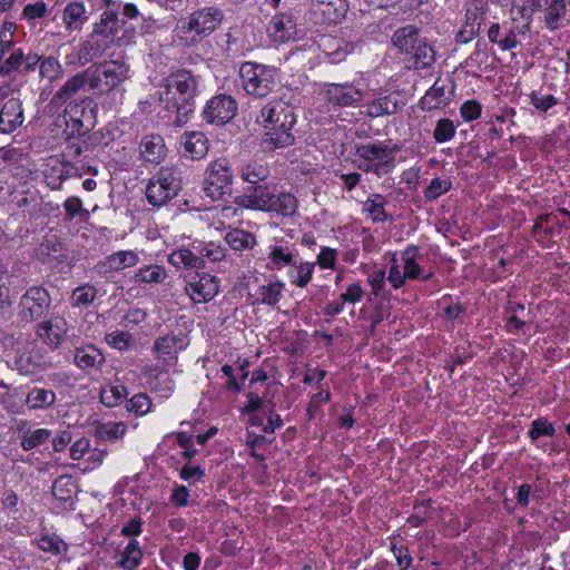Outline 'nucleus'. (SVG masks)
Masks as SVG:
<instances>
[{
	"mask_svg": "<svg viewBox=\"0 0 570 570\" xmlns=\"http://www.w3.org/2000/svg\"><path fill=\"white\" fill-rule=\"evenodd\" d=\"M40 252L42 255H46L48 259H43L45 263H50L51 257L56 258L59 262H62L67 258V255L62 254V244L56 238H46L40 245Z\"/></svg>",
	"mask_w": 570,
	"mask_h": 570,
	"instance_id": "obj_51",
	"label": "nucleus"
},
{
	"mask_svg": "<svg viewBox=\"0 0 570 570\" xmlns=\"http://www.w3.org/2000/svg\"><path fill=\"white\" fill-rule=\"evenodd\" d=\"M284 288V283L276 281L267 285H262L257 289V301L266 305H276Z\"/></svg>",
	"mask_w": 570,
	"mask_h": 570,
	"instance_id": "obj_42",
	"label": "nucleus"
},
{
	"mask_svg": "<svg viewBox=\"0 0 570 570\" xmlns=\"http://www.w3.org/2000/svg\"><path fill=\"white\" fill-rule=\"evenodd\" d=\"M87 10L80 1H73L66 6L62 21L67 30H78L87 21Z\"/></svg>",
	"mask_w": 570,
	"mask_h": 570,
	"instance_id": "obj_33",
	"label": "nucleus"
},
{
	"mask_svg": "<svg viewBox=\"0 0 570 570\" xmlns=\"http://www.w3.org/2000/svg\"><path fill=\"white\" fill-rule=\"evenodd\" d=\"M129 77V65L124 60H105L92 63L68 78L56 91L52 101L65 104L81 91L102 96L111 92Z\"/></svg>",
	"mask_w": 570,
	"mask_h": 570,
	"instance_id": "obj_1",
	"label": "nucleus"
},
{
	"mask_svg": "<svg viewBox=\"0 0 570 570\" xmlns=\"http://www.w3.org/2000/svg\"><path fill=\"white\" fill-rule=\"evenodd\" d=\"M176 441L183 449L181 456L184 459L190 461L198 453V450L194 445L193 435H189L186 432H178L176 434Z\"/></svg>",
	"mask_w": 570,
	"mask_h": 570,
	"instance_id": "obj_60",
	"label": "nucleus"
},
{
	"mask_svg": "<svg viewBox=\"0 0 570 570\" xmlns=\"http://www.w3.org/2000/svg\"><path fill=\"white\" fill-rule=\"evenodd\" d=\"M186 291L195 303H206L218 294L219 279L207 273H196L187 282Z\"/></svg>",
	"mask_w": 570,
	"mask_h": 570,
	"instance_id": "obj_15",
	"label": "nucleus"
},
{
	"mask_svg": "<svg viewBox=\"0 0 570 570\" xmlns=\"http://www.w3.org/2000/svg\"><path fill=\"white\" fill-rule=\"evenodd\" d=\"M298 250L294 244L287 240H276L271 247L267 256V268L271 271L282 269L286 266H295Z\"/></svg>",
	"mask_w": 570,
	"mask_h": 570,
	"instance_id": "obj_19",
	"label": "nucleus"
},
{
	"mask_svg": "<svg viewBox=\"0 0 570 570\" xmlns=\"http://www.w3.org/2000/svg\"><path fill=\"white\" fill-rule=\"evenodd\" d=\"M37 546L45 552L59 556L67 551V544L57 534H43L37 540Z\"/></svg>",
	"mask_w": 570,
	"mask_h": 570,
	"instance_id": "obj_46",
	"label": "nucleus"
},
{
	"mask_svg": "<svg viewBox=\"0 0 570 570\" xmlns=\"http://www.w3.org/2000/svg\"><path fill=\"white\" fill-rule=\"evenodd\" d=\"M67 333L68 323L60 315L42 318L35 326L36 336L51 350H57L65 342Z\"/></svg>",
	"mask_w": 570,
	"mask_h": 570,
	"instance_id": "obj_12",
	"label": "nucleus"
},
{
	"mask_svg": "<svg viewBox=\"0 0 570 570\" xmlns=\"http://www.w3.org/2000/svg\"><path fill=\"white\" fill-rule=\"evenodd\" d=\"M400 150L397 145L389 146L384 141L360 144L355 146V155L361 160H372L391 168L394 164V154Z\"/></svg>",
	"mask_w": 570,
	"mask_h": 570,
	"instance_id": "obj_18",
	"label": "nucleus"
},
{
	"mask_svg": "<svg viewBox=\"0 0 570 570\" xmlns=\"http://www.w3.org/2000/svg\"><path fill=\"white\" fill-rule=\"evenodd\" d=\"M184 337L177 335H165L155 341L153 351L157 358L170 365L177 360V354L185 347Z\"/></svg>",
	"mask_w": 570,
	"mask_h": 570,
	"instance_id": "obj_22",
	"label": "nucleus"
},
{
	"mask_svg": "<svg viewBox=\"0 0 570 570\" xmlns=\"http://www.w3.org/2000/svg\"><path fill=\"white\" fill-rule=\"evenodd\" d=\"M51 431L48 429L27 430L21 436L20 445L24 451H30L49 440Z\"/></svg>",
	"mask_w": 570,
	"mask_h": 570,
	"instance_id": "obj_44",
	"label": "nucleus"
},
{
	"mask_svg": "<svg viewBox=\"0 0 570 570\" xmlns=\"http://www.w3.org/2000/svg\"><path fill=\"white\" fill-rule=\"evenodd\" d=\"M243 89L256 98L267 97L276 87V69L254 61H245L239 67Z\"/></svg>",
	"mask_w": 570,
	"mask_h": 570,
	"instance_id": "obj_7",
	"label": "nucleus"
},
{
	"mask_svg": "<svg viewBox=\"0 0 570 570\" xmlns=\"http://www.w3.org/2000/svg\"><path fill=\"white\" fill-rule=\"evenodd\" d=\"M567 0H549L543 8L547 29L553 31L562 26V20L567 12Z\"/></svg>",
	"mask_w": 570,
	"mask_h": 570,
	"instance_id": "obj_32",
	"label": "nucleus"
},
{
	"mask_svg": "<svg viewBox=\"0 0 570 570\" xmlns=\"http://www.w3.org/2000/svg\"><path fill=\"white\" fill-rule=\"evenodd\" d=\"M105 340L109 346L118 351H127L135 343L132 335L124 331L108 333Z\"/></svg>",
	"mask_w": 570,
	"mask_h": 570,
	"instance_id": "obj_50",
	"label": "nucleus"
},
{
	"mask_svg": "<svg viewBox=\"0 0 570 570\" xmlns=\"http://www.w3.org/2000/svg\"><path fill=\"white\" fill-rule=\"evenodd\" d=\"M138 263V255L132 250H119L106 257L96 265L99 274H107L112 271H120L135 266Z\"/></svg>",
	"mask_w": 570,
	"mask_h": 570,
	"instance_id": "obj_25",
	"label": "nucleus"
},
{
	"mask_svg": "<svg viewBox=\"0 0 570 570\" xmlns=\"http://www.w3.org/2000/svg\"><path fill=\"white\" fill-rule=\"evenodd\" d=\"M264 414L267 415V423L263 425V432L273 433L276 429L283 426L284 422L281 415L276 413L274 404L264 406Z\"/></svg>",
	"mask_w": 570,
	"mask_h": 570,
	"instance_id": "obj_61",
	"label": "nucleus"
},
{
	"mask_svg": "<svg viewBox=\"0 0 570 570\" xmlns=\"http://www.w3.org/2000/svg\"><path fill=\"white\" fill-rule=\"evenodd\" d=\"M205 475V470L199 465L185 464L180 471L179 476L187 482L200 481Z\"/></svg>",
	"mask_w": 570,
	"mask_h": 570,
	"instance_id": "obj_64",
	"label": "nucleus"
},
{
	"mask_svg": "<svg viewBox=\"0 0 570 570\" xmlns=\"http://www.w3.org/2000/svg\"><path fill=\"white\" fill-rule=\"evenodd\" d=\"M558 213L562 216H566L568 219L567 220H562L560 222L558 219V217L553 214H543V215H540L537 219V222L534 223L533 227H532V233L533 234H537L539 233L540 230H543V224L544 223H553V224H557L559 225L560 227L562 228H566V229H569L570 228V212L566 208H559L558 209Z\"/></svg>",
	"mask_w": 570,
	"mask_h": 570,
	"instance_id": "obj_48",
	"label": "nucleus"
},
{
	"mask_svg": "<svg viewBox=\"0 0 570 570\" xmlns=\"http://www.w3.org/2000/svg\"><path fill=\"white\" fill-rule=\"evenodd\" d=\"M180 189L178 173L169 167L160 168L146 187V198L154 207H161L177 196Z\"/></svg>",
	"mask_w": 570,
	"mask_h": 570,
	"instance_id": "obj_9",
	"label": "nucleus"
},
{
	"mask_svg": "<svg viewBox=\"0 0 570 570\" xmlns=\"http://www.w3.org/2000/svg\"><path fill=\"white\" fill-rule=\"evenodd\" d=\"M266 30L274 42H285L296 35V22L291 13H277L271 19Z\"/></svg>",
	"mask_w": 570,
	"mask_h": 570,
	"instance_id": "obj_21",
	"label": "nucleus"
},
{
	"mask_svg": "<svg viewBox=\"0 0 570 570\" xmlns=\"http://www.w3.org/2000/svg\"><path fill=\"white\" fill-rule=\"evenodd\" d=\"M223 18L222 10L215 7L196 10L178 20L176 36L186 43H195L215 31Z\"/></svg>",
	"mask_w": 570,
	"mask_h": 570,
	"instance_id": "obj_5",
	"label": "nucleus"
},
{
	"mask_svg": "<svg viewBox=\"0 0 570 570\" xmlns=\"http://www.w3.org/2000/svg\"><path fill=\"white\" fill-rule=\"evenodd\" d=\"M56 401V394L51 390L33 387L26 397L28 406L32 410L48 409Z\"/></svg>",
	"mask_w": 570,
	"mask_h": 570,
	"instance_id": "obj_38",
	"label": "nucleus"
},
{
	"mask_svg": "<svg viewBox=\"0 0 570 570\" xmlns=\"http://www.w3.org/2000/svg\"><path fill=\"white\" fill-rule=\"evenodd\" d=\"M386 199L381 194H372L363 204V212L367 213L374 223L392 219L385 210Z\"/></svg>",
	"mask_w": 570,
	"mask_h": 570,
	"instance_id": "obj_35",
	"label": "nucleus"
},
{
	"mask_svg": "<svg viewBox=\"0 0 570 570\" xmlns=\"http://www.w3.org/2000/svg\"><path fill=\"white\" fill-rule=\"evenodd\" d=\"M184 155L193 160L204 158L208 153V139L200 131L185 132L180 137Z\"/></svg>",
	"mask_w": 570,
	"mask_h": 570,
	"instance_id": "obj_24",
	"label": "nucleus"
},
{
	"mask_svg": "<svg viewBox=\"0 0 570 570\" xmlns=\"http://www.w3.org/2000/svg\"><path fill=\"white\" fill-rule=\"evenodd\" d=\"M19 51H23L22 48H14L13 42L10 39H4L0 36V76L10 77L12 73L18 72V70H4V66L13 58V55Z\"/></svg>",
	"mask_w": 570,
	"mask_h": 570,
	"instance_id": "obj_45",
	"label": "nucleus"
},
{
	"mask_svg": "<svg viewBox=\"0 0 570 570\" xmlns=\"http://www.w3.org/2000/svg\"><path fill=\"white\" fill-rule=\"evenodd\" d=\"M296 121L292 105L282 100H271L264 105L256 117V122L264 130L261 138L263 150L273 153L294 145L293 128Z\"/></svg>",
	"mask_w": 570,
	"mask_h": 570,
	"instance_id": "obj_3",
	"label": "nucleus"
},
{
	"mask_svg": "<svg viewBox=\"0 0 570 570\" xmlns=\"http://www.w3.org/2000/svg\"><path fill=\"white\" fill-rule=\"evenodd\" d=\"M225 242L234 250H245L252 249L256 245V237L249 232L235 228L225 235Z\"/></svg>",
	"mask_w": 570,
	"mask_h": 570,
	"instance_id": "obj_39",
	"label": "nucleus"
},
{
	"mask_svg": "<svg viewBox=\"0 0 570 570\" xmlns=\"http://www.w3.org/2000/svg\"><path fill=\"white\" fill-rule=\"evenodd\" d=\"M455 135V127L451 119L442 118L438 120L433 131V138L436 142H445L452 139Z\"/></svg>",
	"mask_w": 570,
	"mask_h": 570,
	"instance_id": "obj_56",
	"label": "nucleus"
},
{
	"mask_svg": "<svg viewBox=\"0 0 570 570\" xmlns=\"http://www.w3.org/2000/svg\"><path fill=\"white\" fill-rule=\"evenodd\" d=\"M48 14V8L45 1L38 0L32 3H28L22 11V19H26L29 23H33L35 20L41 19Z\"/></svg>",
	"mask_w": 570,
	"mask_h": 570,
	"instance_id": "obj_59",
	"label": "nucleus"
},
{
	"mask_svg": "<svg viewBox=\"0 0 570 570\" xmlns=\"http://www.w3.org/2000/svg\"><path fill=\"white\" fill-rule=\"evenodd\" d=\"M198 253V256L203 257V264L205 265V259L209 262H220L225 258L226 252L225 248L215 243H208L203 246L195 247Z\"/></svg>",
	"mask_w": 570,
	"mask_h": 570,
	"instance_id": "obj_55",
	"label": "nucleus"
},
{
	"mask_svg": "<svg viewBox=\"0 0 570 570\" xmlns=\"http://www.w3.org/2000/svg\"><path fill=\"white\" fill-rule=\"evenodd\" d=\"M6 70H18L17 73H30L38 68L39 77L55 82L62 76V67L59 60L53 56H39L36 52L19 51L4 66Z\"/></svg>",
	"mask_w": 570,
	"mask_h": 570,
	"instance_id": "obj_6",
	"label": "nucleus"
},
{
	"mask_svg": "<svg viewBox=\"0 0 570 570\" xmlns=\"http://www.w3.org/2000/svg\"><path fill=\"white\" fill-rule=\"evenodd\" d=\"M274 189L264 183L248 185L244 193L235 198V204L239 207L253 210H264L272 199Z\"/></svg>",
	"mask_w": 570,
	"mask_h": 570,
	"instance_id": "obj_17",
	"label": "nucleus"
},
{
	"mask_svg": "<svg viewBox=\"0 0 570 570\" xmlns=\"http://www.w3.org/2000/svg\"><path fill=\"white\" fill-rule=\"evenodd\" d=\"M291 267L292 269H289L288 272V277L291 282L298 287H306L309 281L312 279L315 264L296 261L295 266Z\"/></svg>",
	"mask_w": 570,
	"mask_h": 570,
	"instance_id": "obj_40",
	"label": "nucleus"
},
{
	"mask_svg": "<svg viewBox=\"0 0 570 570\" xmlns=\"http://www.w3.org/2000/svg\"><path fill=\"white\" fill-rule=\"evenodd\" d=\"M18 317L33 323L46 318L52 309V297L43 286H31L20 297Z\"/></svg>",
	"mask_w": 570,
	"mask_h": 570,
	"instance_id": "obj_10",
	"label": "nucleus"
},
{
	"mask_svg": "<svg viewBox=\"0 0 570 570\" xmlns=\"http://www.w3.org/2000/svg\"><path fill=\"white\" fill-rule=\"evenodd\" d=\"M348 10L346 0H311L309 16L315 24L337 23Z\"/></svg>",
	"mask_w": 570,
	"mask_h": 570,
	"instance_id": "obj_13",
	"label": "nucleus"
},
{
	"mask_svg": "<svg viewBox=\"0 0 570 570\" xmlns=\"http://www.w3.org/2000/svg\"><path fill=\"white\" fill-rule=\"evenodd\" d=\"M75 492L76 484L70 475H60L55 480L52 484V494L57 500L61 502L71 501Z\"/></svg>",
	"mask_w": 570,
	"mask_h": 570,
	"instance_id": "obj_41",
	"label": "nucleus"
},
{
	"mask_svg": "<svg viewBox=\"0 0 570 570\" xmlns=\"http://www.w3.org/2000/svg\"><path fill=\"white\" fill-rule=\"evenodd\" d=\"M234 178L233 163L226 157H219L207 166L203 190L213 202L222 199L224 195L230 193Z\"/></svg>",
	"mask_w": 570,
	"mask_h": 570,
	"instance_id": "obj_8",
	"label": "nucleus"
},
{
	"mask_svg": "<svg viewBox=\"0 0 570 570\" xmlns=\"http://www.w3.org/2000/svg\"><path fill=\"white\" fill-rule=\"evenodd\" d=\"M168 262L176 268L203 269V257L188 248H179L168 256Z\"/></svg>",
	"mask_w": 570,
	"mask_h": 570,
	"instance_id": "obj_31",
	"label": "nucleus"
},
{
	"mask_svg": "<svg viewBox=\"0 0 570 570\" xmlns=\"http://www.w3.org/2000/svg\"><path fill=\"white\" fill-rule=\"evenodd\" d=\"M97 289L91 285H83L77 287L71 295L72 306H88L97 297Z\"/></svg>",
	"mask_w": 570,
	"mask_h": 570,
	"instance_id": "obj_49",
	"label": "nucleus"
},
{
	"mask_svg": "<svg viewBox=\"0 0 570 570\" xmlns=\"http://www.w3.org/2000/svg\"><path fill=\"white\" fill-rule=\"evenodd\" d=\"M96 35L97 33H92L86 41L79 45L77 58L82 66L100 57L104 52V46Z\"/></svg>",
	"mask_w": 570,
	"mask_h": 570,
	"instance_id": "obj_36",
	"label": "nucleus"
},
{
	"mask_svg": "<svg viewBox=\"0 0 570 570\" xmlns=\"http://www.w3.org/2000/svg\"><path fill=\"white\" fill-rule=\"evenodd\" d=\"M452 187L450 179L433 178L424 190V197L432 202L448 193Z\"/></svg>",
	"mask_w": 570,
	"mask_h": 570,
	"instance_id": "obj_53",
	"label": "nucleus"
},
{
	"mask_svg": "<svg viewBox=\"0 0 570 570\" xmlns=\"http://www.w3.org/2000/svg\"><path fill=\"white\" fill-rule=\"evenodd\" d=\"M239 175L248 185L264 183L271 175L268 164L264 159L253 158L242 165Z\"/></svg>",
	"mask_w": 570,
	"mask_h": 570,
	"instance_id": "obj_27",
	"label": "nucleus"
},
{
	"mask_svg": "<svg viewBox=\"0 0 570 570\" xmlns=\"http://www.w3.org/2000/svg\"><path fill=\"white\" fill-rule=\"evenodd\" d=\"M139 150L145 161L159 163L165 156L164 138L159 135H147L141 139Z\"/></svg>",
	"mask_w": 570,
	"mask_h": 570,
	"instance_id": "obj_28",
	"label": "nucleus"
},
{
	"mask_svg": "<svg viewBox=\"0 0 570 570\" xmlns=\"http://www.w3.org/2000/svg\"><path fill=\"white\" fill-rule=\"evenodd\" d=\"M142 556L139 542L136 539H131L121 552L116 567L124 570H136L141 563Z\"/></svg>",
	"mask_w": 570,
	"mask_h": 570,
	"instance_id": "obj_34",
	"label": "nucleus"
},
{
	"mask_svg": "<svg viewBox=\"0 0 570 570\" xmlns=\"http://www.w3.org/2000/svg\"><path fill=\"white\" fill-rule=\"evenodd\" d=\"M199 87L200 76L187 69H177L164 79L159 101L167 111L175 114L173 122L176 126L181 127L189 120Z\"/></svg>",
	"mask_w": 570,
	"mask_h": 570,
	"instance_id": "obj_2",
	"label": "nucleus"
},
{
	"mask_svg": "<svg viewBox=\"0 0 570 570\" xmlns=\"http://www.w3.org/2000/svg\"><path fill=\"white\" fill-rule=\"evenodd\" d=\"M24 121L22 101L19 98H9L0 108V131L11 134Z\"/></svg>",
	"mask_w": 570,
	"mask_h": 570,
	"instance_id": "obj_20",
	"label": "nucleus"
},
{
	"mask_svg": "<svg viewBox=\"0 0 570 570\" xmlns=\"http://www.w3.org/2000/svg\"><path fill=\"white\" fill-rule=\"evenodd\" d=\"M126 396L127 389L124 385H110L100 391L101 403L109 407L118 405Z\"/></svg>",
	"mask_w": 570,
	"mask_h": 570,
	"instance_id": "obj_47",
	"label": "nucleus"
},
{
	"mask_svg": "<svg viewBox=\"0 0 570 570\" xmlns=\"http://www.w3.org/2000/svg\"><path fill=\"white\" fill-rule=\"evenodd\" d=\"M556 429L552 423L546 417H539L531 423V428L528 432L531 441H537L540 436H554Z\"/></svg>",
	"mask_w": 570,
	"mask_h": 570,
	"instance_id": "obj_52",
	"label": "nucleus"
},
{
	"mask_svg": "<svg viewBox=\"0 0 570 570\" xmlns=\"http://www.w3.org/2000/svg\"><path fill=\"white\" fill-rule=\"evenodd\" d=\"M481 22L478 20V17H473V21H465L463 27L458 31L455 36V41L458 43H468L473 40L480 32Z\"/></svg>",
	"mask_w": 570,
	"mask_h": 570,
	"instance_id": "obj_58",
	"label": "nucleus"
},
{
	"mask_svg": "<svg viewBox=\"0 0 570 570\" xmlns=\"http://www.w3.org/2000/svg\"><path fill=\"white\" fill-rule=\"evenodd\" d=\"M236 100L226 94L212 97L203 109V118L208 122L223 126L229 122L237 114Z\"/></svg>",
	"mask_w": 570,
	"mask_h": 570,
	"instance_id": "obj_11",
	"label": "nucleus"
},
{
	"mask_svg": "<svg viewBox=\"0 0 570 570\" xmlns=\"http://www.w3.org/2000/svg\"><path fill=\"white\" fill-rule=\"evenodd\" d=\"M481 111H482L481 104L474 99L466 100L465 102L462 104V106L460 108L461 117L465 121H473V120L478 119L481 116Z\"/></svg>",
	"mask_w": 570,
	"mask_h": 570,
	"instance_id": "obj_62",
	"label": "nucleus"
},
{
	"mask_svg": "<svg viewBox=\"0 0 570 570\" xmlns=\"http://www.w3.org/2000/svg\"><path fill=\"white\" fill-rule=\"evenodd\" d=\"M325 100L336 107H351L362 101L364 92L353 83H327L324 87Z\"/></svg>",
	"mask_w": 570,
	"mask_h": 570,
	"instance_id": "obj_16",
	"label": "nucleus"
},
{
	"mask_svg": "<svg viewBox=\"0 0 570 570\" xmlns=\"http://www.w3.org/2000/svg\"><path fill=\"white\" fill-rule=\"evenodd\" d=\"M105 362L104 353L92 344H87L75 350L73 364L82 371L91 368L99 370L104 366Z\"/></svg>",
	"mask_w": 570,
	"mask_h": 570,
	"instance_id": "obj_23",
	"label": "nucleus"
},
{
	"mask_svg": "<svg viewBox=\"0 0 570 570\" xmlns=\"http://www.w3.org/2000/svg\"><path fill=\"white\" fill-rule=\"evenodd\" d=\"M406 97L401 91H391L366 102L365 115L368 118H379L383 116H392L400 112L406 106Z\"/></svg>",
	"mask_w": 570,
	"mask_h": 570,
	"instance_id": "obj_14",
	"label": "nucleus"
},
{
	"mask_svg": "<svg viewBox=\"0 0 570 570\" xmlns=\"http://www.w3.org/2000/svg\"><path fill=\"white\" fill-rule=\"evenodd\" d=\"M298 208L297 198L287 191L275 193L263 212L276 213L283 217H293Z\"/></svg>",
	"mask_w": 570,
	"mask_h": 570,
	"instance_id": "obj_26",
	"label": "nucleus"
},
{
	"mask_svg": "<svg viewBox=\"0 0 570 570\" xmlns=\"http://www.w3.org/2000/svg\"><path fill=\"white\" fill-rule=\"evenodd\" d=\"M119 23V13L114 10H107L101 14L100 23L95 24L94 33H105L106 29H108L109 33H112L118 29Z\"/></svg>",
	"mask_w": 570,
	"mask_h": 570,
	"instance_id": "obj_54",
	"label": "nucleus"
},
{
	"mask_svg": "<svg viewBox=\"0 0 570 570\" xmlns=\"http://www.w3.org/2000/svg\"><path fill=\"white\" fill-rule=\"evenodd\" d=\"M167 276V273L163 266L159 265H147L139 268L135 273L136 283L158 284L161 283Z\"/></svg>",
	"mask_w": 570,
	"mask_h": 570,
	"instance_id": "obj_43",
	"label": "nucleus"
},
{
	"mask_svg": "<svg viewBox=\"0 0 570 570\" xmlns=\"http://www.w3.org/2000/svg\"><path fill=\"white\" fill-rule=\"evenodd\" d=\"M419 256V247L415 245H410L402 253V259L404 262V274L406 279H422L429 281L432 277V273L422 274L421 266L416 263V258Z\"/></svg>",
	"mask_w": 570,
	"mask_h": 570,
	"instance_id": "obj_30",
	"label": "nucleus"
},
{
	"mask_svg": "<svg viewBox=\"0 0 570 570\" xmlns=\"http://www.w3.org/2000/svg\"><path fill=\"white\" fill-rule=\"evenodd\" d=\"M449 101L450 98L445 95V86L438 79L420 99L419 107L422 110L431 111L446 106Z\"/></svg>",
	"mask_w": 570,
	"mask_h": 570,
	"instance_id": "obj_29",
	"label": "nucleus"
},
{
	"mask_svg": "<svg viewBox=\"0 0 570 570\" xmlns=\"http://www.w3.org/2000/svg\"><path fill=\"white\" fill-rule=\"evenodd\" d=\"M151 401L145 393L135 394L131 399L126 402V409L129 412H134L137 415H144L149 412Z\"/></svg>",
	"mask_w": 570,
	"mask_h": 570,
	"instance_id": "obj_57",
	"label": "nucleus"
},
{
	"mask_svg": "<svg viewBox=\"0 0 570 570\" xmlns=\"http://www.w3.org/2000/svg\"><path fill=\"white\" fill-rule=\"evenodd\" d=\"M391 42L405 57L409 69H429L436 61L434 46L426 37L422 36L421 30L414 24L397 28L392 35Z\"/></svg>",
	"mask_w": 570,
	"mask_h": 570,
	"instance_id": "obj_4",
	"label": "nucleus"
},
{
	"mask_svg": "<svg viewBox=\"0 0 570 570\" xmlns=\"http://www.w3.org/2000/svg\"><path fill=\"white\" fill-rule=\"evenodd\" d=\"M530 99L531 104L540 111H547L558 104V100L553 95L542 96L537 91L531 94Z\"/></svg>",
	"mask_w": 570,
	"mask_h": 570,
	"instance_id": "obj_63",
	"label": "nucleus"
},
{
	"mask_svg": "<svg viewBox=\"0 0 570 570\" xmlns=\"http://www.w3.org/2000/svg\"><path fill=\"white\" fill-rule=\"evenodd\" d=\"M127 432V424L124 422H105L95 426L94 435L100 441H111L120 439Z\"/></svg>",
	"mask_w": 570,
	"mask_h": 570,
	"instance_id": "obj_37",
	"label": "nucleus"
}]
</instances>
